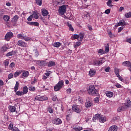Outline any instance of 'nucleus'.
Segmentation results:
<instances>
[{"instance_id":"nucleus-25","label":"nucleus","mask_w":131,"mask_h":131,"mask_svg":"<svg viewBox=\"0 0 131 131\" xmlns=\"http://www.w3.org/2000/svg\"><path fill=\"white\" fill-rule=\"evenodd\" d=\"M67 25H68V27L69 28L70 31H71L72 32H74V29H73V27H72V25H71V24H70V23L68 22L67 23Z\"/></svg>"},{"instance_id":"nucleus-23","label":"nucleus","mask_w":131,"mask_h":131,"mask_svg":"<svg viewBox=\"0 0 131 131\" xmlns=\"http://www.w3.org/2000/svg\"><path fill=\"white\" fill-rule=\"evenodd\" d=\"M122 64H123V66L128 68V67H129V66H130L131 62L129 61H124L122 63Z\"/></svg>"},{"instance_id":"nucleus-12","label":"nucleus","mask_w":131,"mask_h":131,"mask_svg":"<svg viewBox=\"0 0 131 131\" xmlns=\"http://www.w3.org/2000/svg\"><path fill=\"white\" fill-rule=\"evenodd\" d=\"M29 73L28 71H24L23 74H21V78H27L29 76Z\"/></svg>"},{"instance_id":"nucleus-22","label":"nucleus","mask_w":131,"mask_h":131,"mask_svg":"<svg viewBox=\"0 0 131 131\" xmlns=\"http://www.w3.org/2000/svg\"><path fill=\"white\" fill-rule=\"evenodd\" d=\"M126 25V22L124 20H120L118 23L117 26H124Z\"/></svg>"},{"instance_id":"nucleus-52","label":"nucleus","mask_w":131,"mask_h":131,"mask_svg":"<svg viewBox=\"0 0 131 131\" xmlns=\"http://www.w3.org/2000/svg\"><path fill=\"white\" fill-rule=\"evenodd\" d=\"M117 77L118 78V80L121 81H123L124 79L120 75H117Z\"/></svg>"},{"instance_id":"nucleus-36","label":"nucleus","mask_w":131,"mask_h":131,"mask_svg":"<svg viewBox=\"0 0 131 131\" xmlns=\"http://www.w3.org/2000/svg\"><path fill=\"white\" fill-rule=\"evenodd\" d=\"M47 111H48V112L49 113H50L51 114H52V113H54V110H53V108L51 107H49L48 108H47Z\"/></svg>"},{"instance_id":"nucleus-8","label":"nucleus","mask_w":131,"mask_h":131,"mask_svg":"<svg viewBox=\"0 0 131 131\" xmlns=\"http://www.w3.org/2000/svg\"><path fill=\"white\" fill-rule=\"evenodd\" d=\"M62 123V121L59 118H55L54 120V124L55 125H60Z\"/></svg>"},{"instance_id":"nucleus-28","label":"nucleus","mask_w":131,"mask_h":131,"mask_svg":"<svg viewBox=\"0 0 131 131\" xmlns=\"http://www.w3.org/2000/svg\"><path fill=\"white\" fill-rule=\"evenodd\" d=\"M35 3L38 6H41L42 4V0H35Z\"/></svg>"},{"instance_id":"nucleus-47","label":"nucleus","mask_w":131,"mask_h":131,"mask_svg":"<svg viewBox=\"0 0 131 131\" xmlns=\"http://www.w3.org/2000/svg\"><path fill=\"white\" fill-rule=\"evenodd\" d=\"M33 26H34L35 27H39V23L38 22H37V21H33Z\"/></svg>"},{"instance_id":"nucleus-29","label":"nucleus","mask_w":131,"mask_h":131,"mask_svg":"<svg viewBox=\"0 0 131 131\" xmlns=\"http://www.w3.org/2000/svg\"><path fill=\"white\" fill-rule=\"evenodd\" d=\"M125 105L129 107L131 105V101L129 99L126 100V102L125 103Z\"/></svg>"},{"instance_id":"nucleus-50","label":"nucleus","mask_w":131,"mask_h":131,"mask_svg":"<svg viewBox=\"0 0 131 131\" xmlns=\"http://www.w3.org/2000/svg\"><path fill=\"white\" fill-rule=\"evenodd\" d=\"M111 13V9H107L105 10L104 13L108 15Z\"/></svg>"},{"instance_id":"nucleus-63","label":"nucleus","mask_w":131,"mask_h":131,"mask_svg":"<svg viewBox=\"0 0 131 131\" xmlns=\"http://www.w3.org/2000/svg\"><path fill=\"white\" fill-rule=\"evenodd\" d=\"M99 98L96 97V98L95 99V102L96 103H98V102H99Z\"/></svg>"},{"instance_id":"nucleus-1","label":"nucleus","mask_w":131,"mask_h":131,"mask_svg":"<svg viewBox=\"0 0 131 131\" xmlns=\"http://www.w3.org/2000/svg\"><path fill=\"white\" fill-rule=\"evenodd\" d=\"M88 92L90 95L92 96H98L99 95L98 91L96 90L93 85H91V86H89Z\"/></svg>"},{"instance_id":"nucleus-30","label":"nucleus","mask_w":131,"mask_h":131,"mask_svg":"<svg viewBox=\"0 0 131 131\" xmlns=\"http://www.w3.org/2000/svg\"><path fill=\"white\" fill-rule=\"evenodd\" d=\"M23 94L25 95L26 94H27L28 92V89L27 88V86H25L23 89Z\"/></svg>"},{"instance_id":"nucleus-54","label":"nucleus","mask_w":131,"mask_h":131,"mask_svg":"<svg viewBox=\"0 0 131 131\" xmlns=\"http://www.w3.org/2000/svg\"><path fill=\"white\" fill-rule=\"evenodd\" d=\"M9 67H10V68H13V67H15V63L11 62L9 65Z\"/></svg>"},{"instance_id":"nucleus-32","label":"nucleus","mask_w":131,"mask_h":131,"mask_svg":"<svg viewBox=\"0 0 131 131\" xmlns=\"http://www.w3.org/2000/svg\"><path fill=\"white\" fill-rule=\"evenodd\" d=\"M112 0H108L106 3L107 6L109 7H113V5H112Z\"/></svg>"},{"instance_id":"nucleus-42","label":"nucleus","mask_w":131,"mask_h":131,"mask_svg":"<svg viewBox=\"0 0 131 131\" xmlns=\"http://www.w3.org/2000/svg\"><path fill=\"white\" fill-rule=\"evenodd\" d=\"M124 107L121 106L118 108L117 109V112H121V111H124Z\"/></svg>"},{"instance_id":"nucleus-6","label":"nucleus","mask_w":131,"mask_h":131,"mask_svg":"<svg viewBox=\"0 0 131 131\" xmlns=\"http://www.w3.org/2000/svg\"><path fill=\"white\" fill-rule=\"evenodd\" d=\"M93 104L92 103V101L90 99L88 98L86 100L85 105L86 108L90 107L91 106H93Z\"/></svg>"},{"instance_id":"nucleus-13","label":"nucleus","mask_w":131,"mask_h":131,"mask_svg":"<svg viewBox=\"0 0 131 131\" xmlns=\"http://www.w3.org/2000/svg\"><path fill=\"white\" fill-rule=\"evenodd\" d=\"M118 130V126L116 125H114L110 127L108 131H117Z\"/></svg>"},{"instance_id":"nucleus-33","label":"nucleus","mask_w":131,"mask_h":131,"mask_svg":"<svg viewBox=\"0 0 131 131\" xmlns=\"http://www.w3.org/2000/svg\"><path fill=\"white\" fill-rule=\"evenodd\" d=\"M29 90L31 92H35L36 90V89L34 86H32V85H30L29 86Z\"/></svg>"},{"instance_id":"nucleus-38","label":"nucleus","mask_w":131,"mask_h":131,"mask_svg":"<svg viewBox=\"0 0 131 131\" xmlns=\"http://www.w3.org/2000/svg\"><path fill=\"white\" fill-rule=\"evenodd\" d=\"M107 34L110 38H113L115 37V35L112 34L111 31H107Z\"/></svg>"},{"instance_id":"nucleus-51","label":"nucleus","mask_w":131,"mask_h":131,"mask_svg":"<svg viewBox=\"0 0 131 131\" xmlns=\"http://www.w3.org/2000/svg\"><path fill=\"white\" fill-rule=\"evenodd\" d=\"M57 99V97L56 95H53L52 97V100L54 101H56Z\"/></svg>"},{"instance_id":"nucleus-3","label":"nucleus","mask_w":131,"mask_h":131,"mask_svg":"<svg viewBox=\"0 0 131 131\" xmlns=\"http://www.w3.org/2000/svg\"><path fill=\"white\" fill-rule=\"evenodd\" d=\"M67 12V7L66 5H63L58 9V13L61 15H63L66 13Z\"/></svg>"},{"instance_id":"nucleus-55","label":"nucleus","mask_w":131,"mask_h":131,"mask_svg":"<svg viewBox=\"0 0 131 131\" xmlns=\"http://www.w3.org/2000/svg\"><path fill=\"white\" fill-rule=\"evenodd\" d=\"M17 37H18V38H20V39H24V37H25V36H23V35H22L21 34H18V35H17Z\"/></svg>"},{"instance_id":"nucleus-18","label":"nucleus","mask_w":131,"mask_h":131,"mask_svg":"<svg viewBox=\"0 0 131 131\" xmlns=\"http://www.w3.org/2000/svg\"><path fill=\"white\" fill-rule=\"evenodd\" d=\"M17 45L22 47H26L27 46V44L21 40L18 41L17 42Z\"/></svg>"},{"instance_id":"nucleus-24","label":"nucleus","mask_w":131,"mask_h":131,"mask_svg":"<svg viewBox=\"0 0 131 131\" xmlns=\"http://www.w3.org/2000/svg\"><path fill=\"white\" fill-rule=\"evenodd\" d=\"M8 108L10 112H15L16 111V107L15 106L10 105Z\"/></svg>"},{"instance_id":"nucleus-40","label":"nucleus","mask_w":131,"mask_h":131,"mask_svg":"<svg viewBox=\"0 0 131 131\" xmlns=\"http://www.w3.org/2000/svg\"><path fill=\"white\" fill-rule=\"evenodd\" d=\"M3 19L5 21H9V20H10V16L8 15H4Z\"/></svg>"},{"instance_id":"nucleus-26","label":"nucleus","mask_w":131,"mask_h":131,"mask_svg":"<svg viewBox=\"0 0 131 131\" xmlns=\"http://www.w3.org/2000/svg\"><path fill=\"white\" fill-rule=\"evenodd\" d=\"M53 46L55 48H59L61 46V43L60 42H56L53 43Z\"/></svg>"},{"instance_id":"nucleus-45","label":"nucleus","mask_w":131,"mask_h":131,"mask_svg":"<svg viewBox=\"0 0 131 131\" xmlns=\"http://www.w3.org/2000/svg\"><path fill=\"white\" fill-rule=\"evenodd\" d=\"M82 129V127H75L74 128V130L75 131H81Z\"/></svg>"},{"instance_id":"nucleus-61","label":"nucleus","mask_w":131,"mask_h":131,"mask_svg":"<svg viewBox=\"0 0 131 131\" xmlns=\"http://www.w3.org/2000/svg\"><path fill=\"white\" fill-rule=\"evenodd\" d=\"M42 97V101L45 100H47L48 99V98L47 97L43 96Z\"/></svg>"},{"instance_id":"nucleus-35","label":"nucleus","mask_w":131,"mask_h":131,"mask_svg":"<svg viewBox=\"0 0 131 131\" xmlns=\"http://www.w3.org/2000/svg\"><path fill=\"white\" fill-rule=\"evenodd\" d=\"M71 38L72 40H75L77 39H78L79 38V35L77 34H74L71 37Z\"/></svg>"},{"instance_id":"nucleus-10","label":"nucleus","mask_w":131,"mask_h":131,"mask_svg":"<svg viewBox=\"0 0 131 131\" xmlns=\"http://www.w3.org/2000/svg\"><path fill=\"white\" fill-rule=\"evenodd\" d=\"M56 66V62L54 61H50L47 62V66L48 67V68H52L53 67H55Z\"/></svg>"},{"instance_id":"nucleus-46","label":"nucleus","mask_w":131,"mask_h":131,"mask_svg":"<svg viewBox=\"0 0 131 131\" xmlns=\"http://www.w3.org/2000/svg\"><path fill=\"white\" fill-rule=\"evenodd\" d=\"M4 65L6 68H7V66H9V59H6L4 62Z\"/></svg>"},{"instance_id":"nucleus-4","label":"nucleus","mask_w":131,"mask_h":131,"mask_svg":"<svg viewBox=\"0 0 131 131\" xmlns=\"http://www.w3.org/2000/svg\"><path fill=\"white\" fill-rule=\"evenodd\" d=\"M72 110L74 112H76V113H80L81 111V106L78 105H73Z\"/></svg>"},{"instance_id":"nucleus-5","label":"nucleus","mask_w":131,"mask_h":131,"mask_svg":"<svg viewBox=\"0 0 131 131\" xmlns=\"http://www.w3.org/2000/svg\"><path fill=\"white\" fill-rule=\"evenodd\" d=\"M12 37H13V33L11 32H9L6 34L5 39V40H7V41H10V40L11 38H12Z\"/></svg>"},{"instance_id":"nucleus-44","label":"nucleus","mask_w":131,"mask_h":131,"mask_svg":"<svg viewBox=\"0 0 131 131\" xmlns=\"http://www.w3.org/2000/svg\"><path fill=\"white\" fill-rule=\"evenodd\" d=\"M35 100H38V101H41L42 100V97H41L40 96H37L35 97Z\"/></svg>"},{"instance_id":"nucleus-2","label":"nucleus","mask_w":131,"mask_h":131,"mask_svg":"<svg viewBox=\"0 0 131 131\" xmlns=\"http://www.w3.org/2000/svg\"><path fill=\"white\" fill-rule=\"evenodd\" d=\"M64 85V81L61 80H59L58 83L55 85L54 87V90L55 92L59 91L60 89H61Z\"/></svg>"},{"instance_id":"nucleus-43","label":"nucleus","mask_w":131,"mask_h":131,"mask_svg":"<svg viewBox=\"0 0 131 131\" xmlns=\"http://www.w3.org/2000/svg\"><path fill=\"white\" fill-rule=\"evenodd\" d=\"M72 114V113H70L69 115L66 116V120L67 121H70L71 119V115Z\"/></svg>"},{"instance_id":"nucleus-62","label":"nucleus","mask_w":131,"mask_h":131,"mask_svg":"<svg viewBox=\"0 0 131 131\" xmlns=\"http://www.w3.org/2000/svg\"><path fill=\"white\" fill-rule=\"evenodd\" d=\"M24 40L26 41H28L29 40H31V38H29V37H25L24 36Z\"/></svg>"},{"instance_id":"nucleus-64","label":"nucleus","mask_w":131,"mask_h":131,"mask_svg":"<svg viewBox=\"0 0 131 131\" xmlns=\"http://www.w3.org/2000/svg\"><path fill=\"white\" fill-rule=\"evenodd\" d=\"M126 41H127V42H129V43L131 44V38H129V39H127V40H126Z\"/></svg>"},{"instance_id":"nucleus-11","label":"nucleus","mask_w":131,"mask_h":131,"mask_svg":"<svg viewBox=\"0 0 131 131\" xmlns=\"http://www.w3.org/2000/svg\"><path fill=\"white\" fill-rule=\"evenodd\" d=\"M99 120L100 123H105L106 122V117L101 116V115L99 114Z\"/></svg>"},{"instance_id":"nucleus-37","label":"nucleus","mask_w":131,"mask_h":131,"mask_svg":"<svg viewBox=\"0 0 131 131\" xmlns=\"http://www.w3.org/2000/svg\"><path fill=\"white\" fill-rule=\"evenodd\" d=\"M125 16L126 18H129L131 17V12H129L125 14Z\"/></svg>"},{"instance_id":"nucleus-31","label":"nucleus","mask_w":131,"mask_h":131,"mask_svg":"<svg viewBox=\"0 0 131 131\" xmlns=\"http://www.w3.org/2000/svg\"><path fill=\"white\" fill-rule=\"evenodd\" d=\"M100 117V114H96L95 115V117H94L93 118V122H96L97 120L99 119V118Z\"/></svg>"},{"instance_id":"nucleus-14","label":"nucleus","mask_w":131,"mask_h":131,"mask_svg":"<svg viewBox=\"0 0 131 131\" xmlns=\"http://www.w3.org/2000/svg\"><path fill=\"white\" fill-rule=\"evenodd\" d=\"M94 64L96 66H99L102 65L103 64L102 60H95L94 61Z\"/></svg>"},{"instance_id":"nucleus-9","label":"nucleus","mask_w":131,"mask_h":131,"mask_svg":"<svg viewBox=\"0 0 131 131\" xmlns=\"http://www.w3.org/2000/svg\"><path fill=\"white\" fill-rule=\"evenodd\" d=\"M96 74V70H93V69H90L89 73V75L91 77H93Z\"/></svg>"},{"instance_id":"nucleus-21","label":"nucleus","mask_w":131,"mask_h":131,"mask_svg":"<svg viewBox=\"0 0 131 131\" xmlns=\"http://www.w3.org/2000/svg\"><path fill=\"white\" fill-rule=\"evenodd\" d=\"M105 50L104 54H107L110 51V45L109 43H107L106 46H104Z\"/></svg>"},{"instance_id":"nucleus-56","label":"nucleus","mask_w":131,"mask_h":131,"mask_svg":"<svg viewBox=\"0 0 131 131\" xmlns=\"http://www.w3.org/2000/svg\"><path fill=\"white\" fill-rule=\"evenodd\" d=\"M50 74H51V71H47V73H45V75H46V76H47V77L50 76Z\"/></svg>"},{"instance_id":"nucleus-57","label":"nucleus","mask_w":131,"mask_h":131,"mask_svg":"<svg viewBox=\"0 0 131 131\" xmlns=\"http://www.w3.org/2000/svg\"><path fill=\"white\" fill-rule=\"evenodd\" d=\"M23 95H24L23 92H17V95L22 96Z\"/></svg>"},{"instance_id":"nucleus-59","label":"nucleus","mask_w":131,"mask_h":131,"mask_svg":"<svg viewBox=\"0 0 131 131\" xmlns=\"http://www.w3.org/2000/svg\"><path fill=\"white\" fill-rule=\"evenodd\" d=\"M13 73H10L8 75V79H11V78H13Z\"/></svg>"},{"instance_id":"nucleus-19","label":"nucleus","mask_w":131,"mask_h":131,"mask_svg":"<svg viewBox=\"0 0 131 131\" xmlns=\"http://www.w3.org/2000/svg\"><path fill=\"white\" fill-rule=\"evenodd\" d=\"M105 94L108 98H112L114 96V93L110 91H106Z\"/></svg>"},{"instance_id":"nucleus-48","label":"nucleus","mask_w":131,"mask_h":131,"mask_svg":"<svg viewBox=\"0 0 131 131\" xmlns=\"http://www.w3.org/2000/svg\"><path fill=\"white\" fill-rule=\"evenodd\" d=\"M115 86H116L117 88L120 89L122 88V85L121 84H119V83H117V84H115L114 85Z\"/></svg>"},{"instance_id":"nucleus-49","label":"nucleus","mask_w":131,"mask_h":131,"mask_svg":"<svg viewBox=\"0 0 131 131\" xmlns=\"http://www.w3.org/2000/svg\"><path fill=\"white\" fill-rule=\"evenodd\" d=\"M33 18V15H31L30 16L28 17V18H27V20L29 21H31L32 20V19Z\"/></svg>"},{"instance_id":"nucleus-34","label":"nucleus","mask_w":131,"mask_h":131,"mask_svg":"<svg viewBox=\"0 0 131 131\" xmlns=\"http://www.w3.org/2000/svg\"><path fill=\"white\" fill-rule=\"evenodd\" d=\"M32 15L33 16L34 15V17L35 19H37L39 18V16L38 15V14H37V12H36V11L33 12Z\"/></svg>"},{"instance_id":"nucleus-15","label":"nucleus","mask_w":131,"mask_h":131,"mask_svg":"<svg viewBox=\"0 0 131 131\" xmlns=\"http://www.w3.org/2000/svg\"><path fill=\"white\" fill-rule=\"evenodd\" d=\"M13 26H16L17 24V15H15L11 20Z\"/></svg>"},{"instance_id":"nucleus-27","label":"nucleus","mask_w":131,"mask_h":131,"mask_svg":"<svg viewBox=\"0 0 131 131\" xmlns=\"http://www.w3.org/2000/svg\"><path fill=\"white\" fill-rule=\"evenodd\" d=\"M114 72L116 76L120 75V70L118 68H115L114 69Z\"/></svg>"},{"instance_id":"nucleus-17","label":"nucleus","mask_w":131,"mask_h":131,"mask_svg":"<svg viewBox=\"0 0 131 131\" xmlns=\"http://www.w3.org/2000/svg\"><path fill=\"white\" fill-rule=\"evenodd\" d=\"M41 12H42V15H43V16H47L49 14L48 11L45 9H42Z\"/></svg>"},{"instance_id":"nucleus-60","label":"nucleus","mask_w":131,"mask_h":131,"mask_svg":"<svg viewBox=\"0 0 131 131\" xmlns=\"http://www.w3.org/2000/svg\"><path fill=\"white\" fill-rule=\"evenodd\" d=\"M12 55H13V52H10L6 54V56L7 57H10V56H12Z\"/></svg>"},{"instance_id":"nucleus-58","label":"nucleus","mask_w":131,"mask_h":131,"mask_svg":"<svg viewBox=\"0 0 131 131\" xmlns=\"http://www.w3.org/2000/svg\"><path fill=\"white\" fill-rule=\"evenodd\" d=\"M110 67H107L106 68H105V69H104V71H105V72L108 73V72H110Z\"/></svg>"},{"instance_id":"nucleus-7","label":"nucleus","mask_w":131,"mask_h":131,"mask_svg":"<svg viewBox=\"0 0 131 131\" xmlns=\"http://www.w3.org/2000/svg\"><path fill=\"white\" fill-rule=\"evenodd\" d=\"M37 62H38L39 66H40L41 67H45L47 66V61H45L43 60H38Z\"/></svg>"},{"instance_id":"nucleus-16","label":"nucleus","mask_w":131,"mask_h":131,"mask_svg":"<svg viewBox=\"0 0 131 131\" xmlns=\"http://www.w3.org/2000/svg\"><path fill=\"white\" fill-rule=\"evenodd\" d=\"M84 35H85V34L84 33H83V32L80 33L79 35H78L79 38L78 39V40L79 41H82L84 37Z\"/></svg>"},{"instance_id":"nucleus-39","label":"nucleus","mask_w":131,"mask_h":131,"mask_svg":"<svg viewBox=\"0 0 131 131\" xmlns=\"http://www.w3.org/2000/svg\"><path fill=\"white\" fill-rule=\"evenodd\" d=\"M98 52L99 54H100V55H104L105 54V52L104 51V50L102 49H100L98 51Z\"/></svg>"},{"instance_id":"nucleus-41","label":"nucleus","mask_w":131,"mask_h":131,"mask_svg":"<svg viewBox=\"0 0 131 131\" xmlns=\"http://www.w3.org/2000/svg\"><path fill=\"white\" fill-rule=\"evenodd\" d=\"M81 43L80 42H79V41L77 42L76 43V44L74 45V48H75V49L77 48V47H78V46H79L81 45Z\"/></svg>"},{"instance_id":"nucleus-53","label":"nucleus","mask_w":131,"mask_h":131,"mask_svg":"<svg viewBox=\"0 0 131 131\" xmlns=\"http://www.w3.org/2000/svg\"><path fill=\"white\" fill-rule=\"evenodd\" d=\"M123 29H124L123 27H120V28H118V33L121 32Z\"/></svg>"},{"instance_id":"nucleus-20","label":"nucleus","mask_w":131,"mask_h":131,"mask_svg":"<svg viewBox=\"0 0 131 131\" xmlns=\"http://www.w3.org/2000/svg\"><path fill=\"white\" fill-rule=\"evenodd\" d=\"M9 129H11L12 131H17V127L14 126L12 124H10L8 126Z\"/></svg>"}]
</instances>
